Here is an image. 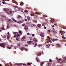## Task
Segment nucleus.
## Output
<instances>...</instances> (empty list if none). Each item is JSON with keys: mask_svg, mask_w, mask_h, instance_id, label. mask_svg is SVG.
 Instances as JSON below:
<instances>
[{"mask_svg": "<svg viewBox=\"0 0 66 66\" xmlns=\"http://www.w3.org/2000/svg\"><path fill=\"white\" fill-rule=\"evenodd\" d=\"M3 10H4L5 12L7 13H9V9L8 8H3Z\"/></svg>", "mask_w": 66, "mask_h": 66, "instance_id": "obj_1", "label": "nucleus"}, {"mask_svg": "<svg viewBox=\"0 0 66 66\" xmlns=\"http://www.w3.org/2000/svg\"><path fill=\"white\" fill-rule=\"evenodd\" d=\"M9 14H11L13 13V11H12V9H9Z\"/></svg>", "mask_w": 66, "mask_h": 66, "instance_id": "obj_2", "label": "nucleus"}, {"mask_svg": "<svg viewBox=\"0 0 66 66\" xmlns=\"http://www.w3.org/2000/svg\"><path fill=\"white\" fill-rule=\"evenodd\" d=\"M52 40V39L50 38H49L47 42H50V43H52V42H51V40Z\"/></svg>", "mask_w": 66, "mask_h": 66, "instance_id": "obj_3", "label": "nucleus"}, {"mask_svg": "<svg viewBox=\"0 0 66 66\" xmlns=\"http://www.w3.org/2000/svg\"><path fill=\"white\" fill-rule=\"evenodd\" d=\"M17 19H19L20 18H22V16H20V15H18V17L17 18Z\"/></svg>", "mask_w": 66, "mask_h": 66, "instance_id": "obj_4", "label": "nucleus"}, {"mask_svg": "<svg viewBox=\"0 0 66 66\" xmlns=\"http://www.w3.org/2000/svg\"><path fill=\"white\" fill-rule=\"evenodd\" d=\"M26 38V37H23L22 38H21V40L22 41H25Z\"/></svg>", "mask_w": 66, "mask_h": 66, "instance_id": "obj_5", "label": "nucleus"}, {"mask_svg": "<svg viewBox=\"0 0 66 66\" xmlns=\"http://www.w3.org/2000/svg\"><path fill=\"white\" fill-rule=\"evenodd\" d=\"M0 46H1V47H3V48H5L4 44H1L0 45Z\"/></svg>", "mask_w": 66, "mask_h": 66, "instance_id": "obj_6", "label": "nucleus"}, {"mask_svg": "<svg viewBox=\"0 0 66 66\" xmlns=\"http://www.w3.org/2000/svg\"><path fill=\"white\" fill-rule=\"evenodd\" d=\"M54 21V19H52L51 20H50V23H53Z\"/></svg>", "mask_w": 66, "mask_h": 66, "instance_id": "obj_7", "label": "nucleus"}, {"mask_svg": "<svg viewBox=\"0 0 66 66\" xmlns=\"http://www.w3.org/2000/svg\"><path fill=\"white\" fill-rule=\"evenodd\" d=\"M24 29L26 30V31H27L28 30V27L27 26H25Z\"/></svg>", "mask_w": 66, "mask_h": 66, "instance_id": "obj_8", "label": "nucleus"}, {"mask_svg": "<svg viewBox=\"0 0 66 66\" xmlns=\"http://www.w3.org/2000/svg\"><path fill=\"white\" fill-rule=\"evenodd\" d=\"M12 19L13 20V21H14V22H17V20H15V19H14L13 18H12Z\"/></svg>", "mask_w": 66, "mask_h": 66, "instance_id": "obj_9", "label": "nucleus"}, {"mask_svg": "<svg viewBox=\"0 0 66 66\" xmlns=\"http://www.w3.org/2000/svg\"><path fill=\"white\" fill-rule=\"evenodd\" d=\"M28 44H32V43H33V41H28L27 42Z\"/></svg>", "mask_w": 66, "mask_h": 66, "instance_id": "obj_10", "label": "nucleus"}, {"mask_svg": "<svg viewBox=\"0 0 66 66\" xmlns=\"http://www.w3.org/2000/svg\"><path fill=\"white\" fill-rule=\"evenodd\" d=\"M36 60H37V62H38L39 61V58L38 57H36Z\"/></svg>", "mask_w": 66, "mask_h": 66, "instance_id": "obj_11", "label": "nucleus"}, {"mask_svg": "<svg viewBox=\"0 0 66 66\" xmlns=\"http://www.w3.org/2000/svg\"><path fill=\"white\" fill-rule=\"evenodd\" d=\"M16 40H18V41H20V39H19V38L16 37Z\"/></svg>", "mask_w": 66, "mask_h": 66, "instance_id": "obj_12", "label": "nucleus"}, {"mask_svg": "<svg viewBox=\"0 0 66 66\" xmlns=\"http://www.w3.org/2000/svg\"><path fill=\"white\" fill-rule=\"evenodd\" d=\"M41 54H42V53L40 52L38 54H37V55L38 56H39V55H41Z\"/></svg>", "mask_w": 66, "mask_h": 66, "instance_id": "obj_13", "label": "nucleus"}, {"mask_svg": "<svg viewBox=\"0 0 66 66\" xmlns=\"http://www.w3.org/2000/svg\"><path fill=\"white\" fill-rule=\"evenodd\" d=\"M15 65H17V66H21V63H16L15 64Z\"/></svg>", "mask_w": 66, "mask_h": 66, "instance_id": "obj_14", "label": "nucleus"}, {"mask_svg": "<svg viewBox=\"0 0 66 66\" xmlns=\"http://www.w3.org/2000/svg\"><path fill=\"white\" fill-rule=\"evenodd\" d=\"M33 21L34 22H35V23H37V20H33Z\"/></svg>", "mask_w": 66, "mask_h": 66, "instance_id": "obj_15", "label": "nucleus"}, {"mask_svg": "<svg viewBox=\"0 0 66 66\" xmlns=\"http://www.w3.org/2000/svg\"><path fill=\"white\" fill-rule=\"evenodd\" d=\"M37 27H41V24H39L37 25Z\"/></svg>", "mask_w": 66, "mask_h": 66, "instance_id": "obj_16", "label": "nucleus"}, {"mask_svg": "<svg viewBox=\"0 0 66 66\" xmlns=\"http://www.w3.org/2000/svg\"><path fill=\"white\" fill-rule=\"evenodd\" d=\"M9 23H12V20L10 19H9Z\"/></svg>", "mask_w": 66, "mask_h": 66, "instance_id": "obj_17", "label": "nucleus"}, {"mask_svg": "<svg viewBox=\"0 0 66 66\" xmlns=\"http://www.w3.org/2000/svg\"><path fill=\"white\" fill-rule=\"evenodd\" d=\"M9 66H13L11 62H10L9 63Z\"/></svg>", "mask_w": 66, "mask_h": 66, "instance_id": "obj_18", "label": "nucleus"}, {"mask_svg": "<svg viewBox=\"0 0 66 66\" xmlns=\"http://www.w3.org/2000/svg\"><path fill=\"white\" fill-rule=\"evenodd\" d=\"M40 35L41 36V37H44V35L43 34H40Z\"/></svg>", "mask_w": 66, "mask_h": 66, "instance_id": "obj_19", "label": "nucleus"}, {"mask_svg": "<svg viewBox=\"0 0 66 66\" xmlns=\"http://www.w3.org/2000/svg\"><path fill=\"white\" fill-rule=\"evenodd\" d=\"M56 46H57V47H60V44H56Z\"/></svg>", "mask_w": 66, "mask_h": 66, "instance_id": "obj_20", "label": "nucleus"}, {"mask_svg": "<svg viewBox=\"0 0 66 66\" xmlns=\"http://www.w3.org/2000/svg\"><path fill=\"white\" fill-rule=\"evenodd\" d=\"M19 48L22 51H23V49H24V48L23 47H20Z\"/></svg>", "mask_w": 66, "mask_h": 66, "instance_id": "obj_21", "label": "nucleus"}, {"mask_svg": "<svg viewBox=\"0 0 66 66\" xmlns=\"http://www.w3.org/2000/svg\"><path fill=\"white\" fill-rule=\"evenodd\" d=\"M50 45L49 44L48 45H47L46 46V47L47 48H48L49 47V46H50Z\"/></svg>", "mask_w": 66, "mask_h": 66, "instance_id": "obj_22", "label": "nucleus"}, {"mask_svg": "<svg viewBox=\"0 0 66 66\" xmlns=\"http://www.w3.org/2000/svg\"><path fill=\"white\" fill-rule=\"evenodd\" d=\"M13 33L15 35H17V34H18V33L17 32H13Z\"/></svg>", "mask_w": 66, "mask_h": 66, "instance_id": "obj_23", "label": "nucleus"}, {"mask_svg": "<svg viewBox=\"0 0 66 66\" xmlns=\"http://www.w3.org/2000/svg\"><path fill=\"white\" fill-rule=\"evenodd\" d=\"M20 4V5H23V2H21Z\"/></svg>", "mask_w": 66, "mask_h": 66, "instance_id": "obj_24", "label": "nucleus"}, {"mask_svg": "<svg viewBox=\"0 0 66 66\" xmlns=\"http://www.w3.org/2000/svg\"><path fill=\"white\" fill-rule=\"evenodd\" d=\"M57 61L58 62H61L62 61V59H57Z\"/></svg>", "mask_w": 66, "mask_h": 66, "instance_id": "obj_25", "label": "nucleus"}, {"mask_svg": "<svg viewBox=\"0 0 66 66\" xmlns=\"http://www.w3.org/2000/svg\"><path fill=\"white\" fill-rule=\"evenodd\" d=\"M19 33L21 34H22V32L20 30L19 31Z\"/></svg>", "mask_w": 66, "mask_h": 66, "instance_id": "obj_26", "label": "nucleus"}, {"mask_svg": "<svg viewBox=\"0 0 66 66\" xmlns=\"http://www.w3.org/2000/svg\"><path fill=\"white\" fill-rule=\"evenodd\" d=\"M44 64L43 62H41L40 66H42L43 65V64Z\"/></svg>", "mask_w": 66, "mask_h": 66, "instance_id": "obj_27", "label": "nucleus"}, {"mask_svg": "<svg viewBox=\"0 0 66 66\" xmlns=\"http://www.w3.org/2000/svg\"><path fill=\"white\" fill-rule=\"evenodd\" d=\"M34 40H35L36 42H37V39H36V38H35L34 39Z\"/></svg>", "mask_w": 66, "mask_h": 66, "instance_id": "obj_28", "label": "nucleus"}, {"mask_svg": "<svg viewBox=\"0 0 66 66\" xmlns=\"http://www.w3.org/2000/svg\"><path fill=\"white\" fill-rule=\"evenodd\" d=\"M18 22V23H22V21H18V22Z\"/></svg>", "mask_w": 66, "mask_h": 66, "instance_id": "obj_29", "label": "nucleus"}, {"mask_svg": "<svg viewBox=\"0 0 66 66\" xmlns=\"http://www.w3.org/2000/svg\"><path fill=\"white\" fill-rule=\"evenodd\" d=\"M27 18L28 20H30V17L28 16L27 17Z\"/></svg>", "mask_w": 66, "mask_h": 66, "instance_id": "obj_30", "label": "nucleus"}, {"mask_svg": "<svg viewBox=\"0 0 66 66\" xmlns=\"http://www.w3.org/2000/svg\"><path fill=\"white\" fill-rule=\"evenodd\" d=\"M57 40V39H54L53 40V42H54V41H55V40Z\"/></svg>", "mask_w": 66, "mask_h": 66, "instance_id": "obj_31", "label": "nucleus"}, {"mask_svg": "<svg viewBox=\"0 0 66 66\" xmlns=\"http://www.w3.org/2000/svg\"><path fill=\"white\" fill-rule=\"evenodd\" d=\"M24 12L26 13H28V11L27 10H26L24 11Z\"/></svg>", "mask_w": 66, "mask_h": 66, "instance_id": "obj_32", "label": "nucleus"}, {"mask_svg": "<svg viewBox=\"0 0 66 66\" xmlns=\"http://www.w3.org/2000/svg\"><path fill=\"white\" fill-rule=\"evenodd\" d=\"M61 33H62L63 34H65V32L64 31H61Z\"/></svg>", "mask_w": 66, "mask_h": 66, "instance_id": "obj_33", "label": "nucleus"}, {"mask_svg": "<svg viewBox=\"0 0 66 66\" xmlns=\"http://www.w3.org/2000/svg\"><path fill=\"white\" fill-rule=\"evenodd\" d=\"M63 59H64V60L65 61H66V57H64L63 58Z\"/></svg>", "mask_w": 66, "mask_h": 66, "instance_id": "obj_34", "label": "nucleus"}, {"mask_svg": "<svg viewBox=\"0 0 66 66\" xmlns=\"http://www.w3.org/2000/svg\"><path fill=\"white\" fill-rule=\"evenodd\" d=\"M24 50H25V51H27L28 50V49H27V48H25L24 49Z\"/></svg>", "mask_w": 66, "mask_h": 66, "instance_id": "obj_35", "label": "nucleus"}, {"mask_svg": "<svg viewBox=\"0 0 66 66\" xmlns=\"http://www.w3.org/2000/svg\"><path fill=\"white\" fill-rule=\"evenodd\" d=\"M9 49H12V47H11L10 46H9Z\"/></svg>", "mask_w": 66, "mask_h": 66, "instance_id": "obj_36", "label": "nucleus"}, {"mask_svg": "<svg viewBox=\"0 0 66 66\" xmlns=\"http://www.w3.org/2000/svg\"><path fill=\"white\" fill-rule=\"evenodd\" d=\"M12 2L13 3H16V4H17V2L15 1V2Z\"/></svg>", "mask_w": 66, "mask_h": 66, "instance_id": "obj_37", "label": "nucleus"}, {"mask_svg": "<svg viewBox=\"0 0 66 66\" xmlns=\"http://www.w3.org/2000/svg\"><path fill=\"white\" fill-rule=\"evenodd\" d=\"M35 14H36L39 15V12H35Z\"/></svg>", "mask_w": 66, "mask_h": 66, "instance_id": "obj_38", "label": "nucleus"}, {"mask_svg": "<svg viewBox=\"0 0 66 66\" xmlns=\"http://www.w3.org/2000/svg\"><path fill=\"white\" fill-rule=\"evenodd\" d=\"M30 16H34V14H30Z\"/></svg>", "mask_w": 66, "mask_h": 66, "instance_id": "obj_39", "label": "nucleus"}, {"mask_svg": "<svg viewBox=\"0 0 66 66\" xmlns=\"http://www.w3.org/2000/svg\"><path fill=\"white\" fill-rule=\"evenodd\" d=\"M20 46V44H18V47H19V46Z\"/></svg>", "mask_w": 66, "mask_h": 66, "instance_id": "obj_40", "label": "nucleus"}, {"mask_svg": "<svg viewBox=\"0 0 66 66\" xmlns=\"http://www.w3.org/2000/svg\"><path fill=\"white\" fill-rule=\"evenodd\" d=\"M3 38H6V37L4 36V37H3Z\"/></svg>", "mask_w": 66, "mask_h": 66, "instance_id": "obj_41", "label": "nucleus"}, {"mask_svg": "<svg viewBox=\"0 0 66 66\" xmlns=\"http://www.w3.org/2000/svg\"><path fill=\"white\" fill-rule=\"evenodd\" d=\"M2 3L4 4H6V3L5 2H2Z\"/></svg>", "mask_w": 66, "mask_h": 66, "instance_id": "obj_42", "label": "nucleus"}, {"mask_svg": "<svg viewBox=\"0 0 66 66\" xmlns=\"http://www.w3.org/2000/svg\"><path fill=\"white\" fill-rule=\"evenodd\" d=\"M65 60H63L62 61L61 63H63L64 62H65Z\"/></svg>", "mask_w": 66, "mask_h": 66, "instance_id": "obj_43", "label": "nucleus"}, {"mask_svg": "<svg viewBox=\"0 0 66 66\" xmlns=\"http://www.w3.org/2000/svg\"><path fill=\"white\" fill-rule=\"evenodd\" d=\"M34 45H35V46H37V44L36 43L34 44Z\"/></svg>", "mask_w": 66, "mask_h": 66, "instance_id": "obj_44", "label": "nucleus"}, {"mask_svg": "<svg viewBox=\"0 0 66 66\" xmlns=\"http://www.w3.org/2000/svg\"><path fill=\"white\" fill-rule=\"evenodd\" d=\"M25 26V24H23L22 25V27H24Z\"/></svg>", "mask_w": 66, "mask_h": 66, "instance_id": "obj_45", "label": "nucleus"}, {"mask_svg": "<svg viewBox=\"0 0 66 66\" xmlns=\"http://www.w3.org/2000/svg\"><path fill=\"white\" fill-rule=\"evenodd\" d=\"M63 28L64 29H66V27H63Z\"/></svg>", "mask_w": 66, "mask_h": 66, "instance_id": "obj_46", "label": "nucleus"}, {"mask_svg": "<svg viewBox=\"0 0 66 66\" xmlns=\"http://www.w3.org/2000/svg\"><path fill=\"white\" fill-rule=\"evenodd\" d=\"M23 66H26V64L25 63H23Z\"/></svg>", "mask_w": 66, "mask_h": 66, "instance_id": "obj_47", "label": "nucleus"}, {"mask_svg": "<svg viewBox=\"0 0 66 66\" xmlns=\"http://www.w3.org/2000/svg\"><path fill=\"white\" fill-rule=\"evenodd\" d=\"M27 64L28 65H30V63H28Z\"/></svg>", "mask_w": 66, "mask_h": 66, "instance_id": "obj_48", "label": "nucleus"}, {"mask_svg": "<svg viewBox=\"0 0 66 66\" xmlns=\"http://www.w3.org/2000/svg\"><path fill=\"white\" fill-rule=\"evenodd\" d=\"M9 28V25H7V29H8Z\"/></svg>", "mask_w": 66, "mask_h": 66, "instance_id": "obj_49", "label": "nucleus"}, {"mask_svg": "<svg viewBox=\"0 0 66 66\" xmlns=\"http://www.w3.org/2000/svg\"><path fill=\"white\" fill-rule=\"evenodd\" d=\"M52 61V60L51 59H50L49 60V61L50 62H51V61Z\"/></svg>", "mask_w": 66, "mask_h": 66, "instance_id": "obj_50", "label": "nucleus"}, {"mask_svg": "<svg viewBox=\"0 0 66 66\" xmlns=\"http://www.w3.org/2000/svg\"><path fill=\"white\" fill-rule=\"evenodd\" d=\"M53 32H54V33H57V32H56L55 31H53Z\"/></svg>", "mask_w": 66, "mask_h": 66, "instance_id": "obj_51", "label": "nucleus"}, {"mask_svg": "<svg viewBox=\"0 0 66 66\" xmlns=\"http://www.w3.org/2000/svg\"><path fill=\"white\" fill-rule=\"evenodd\" d=\"M14 7H15V8H17V6H13Z\"/></svg>", "mask_w": 66, "mask_h": 66, "instance_id": "obj_52", "label": "nucleus"}, {"mask_svg": "<svg viewBox=\"0 0 66 66\" xmlns=\"http://www.w3.org/2000/svg\"><path fill=\"white\" fill-rule=\"evenodd\" d=\"M48 32H51V30H48Z\"/></svg>", "mask_w": 66, "mask_h": 66, "instance_id": "obj_53", "label": "nucleus"}, {"mask_svg": "<svg viewBox=\"0 0 66 66\" xmlns=\"http://www.w3.org/2000/svg\"><path fill=\"white\" fill-rule=\"evenodd\" d=\"M2 30H4V28L2 27Z\"/></svg>", "mask_w": 66, "mask_h": 66, "instance_id": "obj_54", "label": "nucleus"}, {"mask_svg": "<svg viewBox=\"0 0 66 66\" xmlns=\"http://www.w3.org/2000/svg\"><path fill=\"white\" fill-rule=\"evenodd\" d=\"M14 37H15V38H16V37H17V36H16V35H14Z\"/></svg>", "mask_w": 66, "mask_h": 66, "instance_id": "obj_55", "label": "nucleus"}, {"mask_svg": "<svg viewBox=\"0 0 66 66\" xmlns=\"http://www.w3.org/2000/svg\"><path fill=\"white\" fill-rule=\"evenodd\" d=\"M19 36H20V35L19 34H18L17 35V36H18V37Z\"/></svg>", "mask_w": 66, "mask_h": 66, "instance_id": "obj_56", "label": "nucleus"}, {"mask_svg": "<svg viewBox=\"0 0 66 66\" xmlns=\"http://www.w3.org/2000/svg\"><path fill=\"white\" fill-rule=\"evenodd\" d=\"M7 39H9V36H8V35L7 36Z\"/></svg>", "mask_w": 66, "mask_h": 66, "instance_id": "obj_57", "label": "nucleus"}, {"mask_svg": "<svg viewBox=\"0 0 66 66\" xmlns=\"http://www.w3.org/2000/svg\"><path fill=\"white\" fill-rule=\"evenodd\" d=\"M33 26H34V27H36V25L33 24Z\"/></svg>", "mask_w": 66, "mask_h": 66, "instance_id": "obj_58", "label": "nucleus"}, {"mask_svg": "<svg viewBox=\"0 0 66 66\" xmlns=\"http://www.w3.org/2000/svg\"><path fill=\"white\" fill-rule=\"evenodd\" d=\"M35 35H34V34H33L32 35V36L33 37H34V36Z\"/></svg>", "mask_w": 66, "mask_h": 66, "instance_id": "obj_59", "label": "nucleus"}, {"mask_svg": "<svg viewBox=\"0 0 66 66\" xmlns=\"http://www.w3.org/2000/svg\"><path fill=\"white\" fill-rule=\"evenodd\" d=\"M44 29H46V27L44 26Z\"/></svg>", "mask_w": 66, "mask_h": 66, "instance_id": "obj_60", "label": "nucleus"}, {"mask_svg": "<svg viewBox=\"0 0 66 66\" xmlns=\"http://www.w3.org/2000/svg\"><path fill=\"white\" fill-rule=\"evenodd\" d=\"M52 27H54V25H52Z\"/></svg>", "mask_w": 66, "mask_h": 66, "instance_id": "obj_61", "label": "nucleus"}, {"mask_svg": "<svg viewBox=\"0 0 66 66\" xmlns=\"http://www.w3.org/2000/svg\"><path fill=\"white\" fill-rule=\"evenodd\" d=\"M27 35H30V33H27Z\"/></svg>", "mask_w": 66, "mask_h": 66, "instance_id": "obj_62", "label": "nucleus"}, {"mask_svg": "<svg viewBox=\"0 0 66 66\" xmlns=\"http://www.w3.org/2000/svg\"><path fill=\"white\" fill-rule=\"evenodd\" d=\"M64 35H62V38H63V37H64Z\"/></svg>", "mask_w": 66, "mask_h": 66, "instance_id": "obj_63", "label": "nucleus"}, {"mask_svg": "<svg viewBox=\"0 0 66 66\" xmlns=\"http://www.w3.org/2000/svg\"><path fill=\"white\" fill-rule=\"evenodd\" d=\"M6 66H9V65L7 64H6Z\"/></svg>", "mask_w": 66, "mask_h": 66, "instance_id": "obj_64", "label": "nucleus"}]
</instances>
